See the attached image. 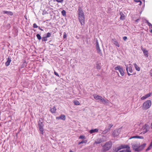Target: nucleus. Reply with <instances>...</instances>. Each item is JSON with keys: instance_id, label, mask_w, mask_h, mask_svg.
<instances>
[{"instance_id": "57", "label": "nucleus", "mask_w": 152, "mask_h": 152, "mask_svg": "<svg viewBox=\"0 0 152 152\" xmlns=\"http://www.w3.org/2000/svg\"><path fill=\"white\" fill-rule=\"evenodd\" d=\"M99 46H97V47H96V49H97V48H99Z\"/></svg>"}, {"instance_id": "40", "label": "nucleus", "mask_w": 152, "mask_h": 152, "mask_svg": "<svg viewBox=\"0 0 152 152\" xmlns=\"http://www.w3.org/2000/svg\"><path fill=\"white\" fill-rule=\"evenodd\" d=\"M96 68L98 69H101V66L99 64H97L96 65Z\"/></svg>"}, {"instance_id": "25", "label": "nucleus", "mask_w": 152, "mask_h": 152, "mask_svg": "<svg viewBox=\"0 0 152 152\" xmlns=\"http://www.w3.org/2000/svg\"><path fill=\"white\" fill-rule=\"evenodd\" d=\"M139 138V139H143L144 138V137L142 136H133V137L131 138Z\"/></svg>"}, {"instance_id": "50", "label": "nucleus", "mask_w": 152, "mask_h": 152, "mask_svg": "<svg viewBox=\"0 0 152 152\" xmlns=\"http://www.w3.org/2000/svg\"><path fill=\"white\" fill-rule=\"evenodd\" d=\"M126 150H122L121 151H120L119 152H126Z\"/></svg>"}, {"instance_id": "30", "label": "nucleus", "mask_w": 152, "mask_h": 152, "mask_svg": "<svg viewBox=\"0 0 152 152\" xmlns=\"http://www.w3.org/2000/svg\"><path fill=\"white\" fill-rule=\"evenodd\" d=\"M74 103L75 105H78L80 104L79 102L78 101H74Z\"/></svg>"}, {"instance_id": "48", "label": "nucleus", "mask_w": 152, "mask_h": 152, "mask_svg": "<svg viewBox=\"0 0 152 152\" xmlns=\"http://www.w3.org/2000/svg\"><path fill=\"white\" fill-rule=\"evenodd\" d=\"M104 100V99H103L102 97H101V98L100 99V101L102 102L103 103V100Z\"/></svg>"}, {"instance_id": "8", "label": "nucleus", "mask_w": 152, "mask_h": 152, "mask_svg": "<svg viewBox=\"0 0 152 152\" xmlns=\"http://www.w3.org/2000/svg\"><path fill=\"white\" fill-rule=\"evenodd\" d=\"M141 50L143 51L144 55L145 57H147L148 56V51L146 50V49H143L142 47H141Z\"/></svg>"}, {"instance_id": "59", "label": "nucleus", "mask_w": 152, "mask_h": 152, "mask_svg": "<svg viewBox=\"0 0 152 152\" xmlns=\"http://www.w3.org/2000/svg\"><path fill=\"white\" fill-rule=\"evenodd\" d=\"M150 145H151L152 146V140H151V143L150 144Z\"/></svg>"}, {"instance_id": "54", "label": "nucleus", "mask_w": 152, "mask_h": 152, "mask_svg": "<svg viewBox=\"0 0 152 152\" xmlns=\"http://www.w3.org/2000/svg\"><path fill=\"white\" fill-rule=\"evenodd\" d=\"M38 28L39 29V30H40L41 31H43V30L42 29V28H41L39 26H38Z\"/></svg>"}, {"instance_id": "41", "label": "nucleus", "mask_w": 152, "mask_h": 152, "mask_svg": "<svg viewBox=\"0 0 152 152\" xmlns=\"http://www.w3.org/2000/svg\"><path fill=\"white\" fill-rule=\"evenodd\" d=\"M33 27L34 28H38V26L35 23H34L33 25Z\"/></svg>"}, {"instance_id": "58", "label": "nucleus", "mask_w": 152, "mask_h": 152, "mask_svg": "<svg viewBox=\"0 0 152 152\" xmlns=\"http://www.w3.org/2000/svg\"><path fill=\"white\" fill-rule=\"evenodd\" d=\"M151 128L152 129V123H151Z\"/></svg>"}, {"instance_id": "4", "label": "nucleus", "mask_w": 152, "mask_h": 152, "mask_svg": "<svg viewBox=\"0 0 152 152\" xmlns=\"http://www.w3.org/2000/svg\"><path fill=\"white\" fill-rule=\"evenodd\" d=\"M151 104V101L150 100L146 101L143 104V108L145 110L148 109L150 107Z\"/></svg>"}, {"instance_id": "42", "label": "nucleus", "mask_w": 152, "mask_h": 152, "mask_svg": "<svg viewBox=\"0 0 152 152\" xmlns=\"http://www.w3.org/2000/svg\"><path fill=\"white\" fill-rule=\"evenodd\" d=\"M85 138V136L83 135H81L79 137V139H84Z\"/></svg>"}, {"instance_id": "37", "label": "nucleus", "mask_w": 152, "mask_h": 152, "mask_svg": "<svg viewBox=\"0 0 152 152\" xmlns=\"http://www.w3.org/2000/svg\"><path fill=\"white\" fill-rule=\"evenodd\" d=\"M55 0H54V1H55ZM58 3H62L64 1V0H56Z\"/></svg>"}, {"instance_id": "64", "label": "nucleus", "mask_w": 152, "mask_h": 152, "mask_svg": "<svg viewBox=\"0 0 152 152\" xmlns=\"http://www.w3.org/2000/svg\"><path fill=\"white\" fill-rule=\"evenodd\" d=\"M136 20V21H137V20Z\"/></svg>"}, {"instance_id": "7", "label": "nucleus", "mask_w": 152, "mask_h": 152, "mask_svg": "<svg viewBox=\"0 0 152 152\" xmlns=\"http://www.w3.org/2000/svg\"><path fill=\"white\" fill-rule=\"evenodd\" d=\"M79 20L82 25L84 24L85 18L84 15L79 16Z\"/></svg>"}, {"instance_id": "23", "label": "nucleus", "mask_w": 152, "mask_h": 152, "mask_svg": "<svg viewBox=\"0 0 152 152\" xmlns=\"http://www.w3.org/2000/svg\"><path fill=\"white\" fill-rule=\"evenodd\" d=\"M110 102L107 99H104L103 100V104H108Z\"/></svg>"}, {"instance_id": "55", "label": "nucleus", "mask_w": 152, "mask_h": 152, "mask_svg": "<svg viewBox=\"0 0 152 152\" xmlns=\"http://www.w3.org/2000/svg\"><path fill=\"white\" fill-rule=\"evenodd\" d=\"M65 33H64V34ZM66 37V34H64V38H65Z\"/></svg>"}, {"instance_id": "29", "label": "nucleus", "mask_w": 152, "mask_h": 152, "mask_svg": "<svg viewBox=\"0 0 152 152\" xmlns=\"http://www.w3.org/2000/svg\"><path fill=\"white\" fill-rule=\"evenodd\" d=\"M36 37L37 38V39L39 40H40L41 39H42V38H41V37L40 35V34H37V35H36Z\"/></svg>"}, {"instance_id": "6", "label": "nucleus", "mask_w": 152, "mask_h": 152, "mask_svg": "<svg viewBox=\"0 0 152 152\" xmlns=\"http://www.w3.org/2000/svg\"><path fill=\"white\" fill-rule=\"evenodd\" d=\"M113 126V125L112 124H108L107 127H106L105 129L103 131L102 133L105 134L109 132Z\"/></svg>"}, {"instance_id": "46", "label": "nucleus", "mask_w": 152, "mask_h": 152, "mask_svg": "<svg viewBox=\"0 0 152 152\" xmlns=\"http://www.w3.org/2000/svg\"><path fill=\"white\" fill-rule=\"evenodd\" d=\"M148 25L149 26V27H150L152 26V24L149 22H148Z\"/></svg>"}, {"instance_id": "12", "label": "nucleus", "mask_w": 152, "mask_h": 152, "mask_svg": "<svg viewBox=\"0 0 152 152\" xmlns=\"http://www.w3.org/2000/svg\"><path fill=\"white\" fill-rule=\"evenodd\" d=\"M56 119H61L64 120H65V116L64 115H61L59 117H56Z\"/></svg>"}, {"instance_id": "26", "label": "nucleus", "mask_w": 152, "mask_h": 152, "mask_svg": "<svg viewBox=\"0 0 152 152\" xmlns=\"http://www.w3.org/2000/svg\"><path fill=\"white\" fill-rule=\"evenodd\" d=\"M114 45H115L116 46H117L118 47H119L120 46L118 42L117 41L115 40L114 41Z\"/></svg>"}, {"instance_id": "10", "label": "nucleus", "mask_w": 152, "mask_h": 152, "mask_svg": "<svg viewBox=\"0 0 152 152\" xmlns=\"http://www.w3.org/2000/svg\"><path fill=\"white\" fill-rule=\"evenodd\" d=\"M151 93H150L148 94L145 95L143 96L141 98V100H144L145 99L149 97L150 96H151Z\"/></svg>"}, {"instance_id": "17", "label": "nucleus", "mask_w": 152, "mask_h": 152, "mask_svg": "<svg viewBox=\"0 0 152 152\" xmlns=\"http://www.w3.org/2000/svg\"><path fill=\"white\" fill-rule=\"evenodd\" d=\"M98 132V129H91L90 130L89 133L91 134H92L94 133Z\"/></svg>"}, {"instance_id": "60", "label": "nucleus", "mask_w": 152, "mask_h": 152, "mask_svg": "<svg viewBox=\"0 0 152 152\" xmlns=\"http://www.w3.org/2000/svg\"><path fill=\"white\" fill-rule=\"evenodd\" d=\"M69 152H74L73 151H72V150H70V151H69Z\"/></svg>"}, {"instance_id": "43", "label": "nucleus", "mask_w": 152, "mask_h": 152, "mask_svg": "<svg viewBox=\"0 0 152 152\" xmlns=\"http://www.w3.org/2000/svg\"><path fill=\"white\" fill-rule=\"evenodd\" d=\"M96 47L99 46V42H98V41L97 40H96Z\"/></svg>"}, {"instance_id": "62", "label": "nucleus", "mask_w": 152, "mask_h": 152, "mask_svg": "<svg viewBox=\"0 0 152 152\" xmlns=\"http://www.w3.org/2000/svg\"><path fill=\"white\" fill-rule=\"evenodd\" d=\"M44 14H45V13H44V12H43V13H42V14H43V15H44Z\"/></svg>"}, {"instance_id": "32", "label": "nucleus", "mask_w": 152, "mask_h": 152, "mask_svg": "<svg viewBox=\"0 0 152 152\" xmlns=\"http://www.w3.org/2000/svg\"><path fill=\"white\" fill-rule=\"evenodd\" d=\"M152 147V146L151 145H150L149 146L148 148H147L146 149V151H148L149 150H150L151 148Z\"/></svg>"}, {"instance_id": "34", "label": "nucleus", "mask_w": 152, "mask_h": 152, "mask_svg": "<svg viewBox=\"0 0 152 152\" xmlns=\"http://www.w3.org/2000/svg\"><path fill=\"white\" fill-rule=\"evenodd\" d=\"M129 69V71L130 73H132L133 72L132 67L131 66H129L128 67V69Z\"/></svg>"}, {"instance_id": "19", "label": "nucleus", "mask_w": 152, "mask_h": 152, "mask_svg": "<svg viewBox=\"0 0 152 152\" xmlns=\"http://www.w3.org/2000/svg\"><path fill=\"white\" fill-rule=\"evenodd\" d=\"M102 142H103L100 138L98 139L95 141V143L96 144H99Z\"/></svg>"}, {"instance_id": "5", "label": "nucleus", "mask_w": 152, "mask_h": 152, "mask_svg": "<svg viewBox=\"0 0 152 152\" xmlns=\"http://www.w3.org/2000/svg\"><path fill=\"white\" fill-rule=\"evenodd\" d=\"M114 69L115 70H118L121 75L123 76L124 75V71L123 68L120 66H118L114 68Z\"/></svg>"}, {"instance_id": "51", "label": "nucleus", "mask_w": 152, "mask_h": 152, "mask_svg": "<svg viewBox=\"0 0 152 152\" xmlns=\"http://www.w3.org/2000/svg\"><path fill=\"white\" fill-rule=\"evenodd\" d=\"M119 150H118L117 148H116L114 152H118L119 151Z\"/></svg>"}, {"instance_id": "15", "label": "nucleus", "mask_w": 152, "mask_h": 152, "mask_svg": "<svg viewBox=\"0 0 152 152\" xmlns=\"http://www.w3.org/2000/svg\"><path fill=\"white\" fill-rule=\"evenodd\" d=\"M112 135L114 137H116L119 135V133L118 131L116 130H114L113 132Z\"/></svg>"}, {"instance_id": "49", "label": "nucleus", "mask_w": 152, "mask_h": 152, "mask_svg": "<svg viewBox=\"0 0 152 152\" xmlns=\"http://www.w3.org/2000/svg\"><path fill=\"white\" fill-rule=\"evenodd\" d=\"M150 73L151 75V76H152V69L150 70Z\"/></svg>"}, {"instance_id": "13", "label": "nucleus", "mask_w": 152, "mask_h": 152, "mask_svg": "<svg viewBox=\"0 0 152 152\" xmlns=\"http://www.w3.org/2000/svg\"><path fill=\"white\" fill-rule=\"evenodd\" d=\"M3 13L4 14H6L8 15L12 16L13 15V13L12 12L8 11H2Z\"/></svg>"}, {"instance_id": "3", "label": "nucleus", "mask_w": 152, "mask_h": 152, "mask_svg": "<svg viewBox=\"0 0 152 152\" xmlns=\"http://www.w3.org/2000/svg\"><path fill=\"white\" fill-rule=\"evenodd\" d=\"M43 120L41 118L39 119L38 122L39 128L41 132V133L42 134H43V126L44 124H43Z\"/></svg>"}, {"instance_id": "38", "label": "nucleus", "mask_w": 152, "mask_h": 152, "mask_svg": "<svg viewBox=\"0 0 152 152\" xmlns=\"http://www.w3.org/2000/svg\"><path fill=\"white\" fill-rule=\"evenodd\" d=\"M51 36V34L49 32H48L47 33L46 37L47 38H48L50 37Z\"/></svg>"}, {"instance_id": "28", "label": "nucleus", "mask_w": 152, "mask_h": 152, "mask_svg": "<svg viewBox=\"0 0 152 152\" xmlns=\"http://www.w3.org/2000/svg\"><path fill=\"white\" fill-rule=\"evenodd\" d=\"M42 42H46L47 41V38L46 37H43L42 38Z\"/></svg>"}, {"instance_id": "24", "label": "nucleus", "mask_w": 152, "mask_h": 152, "mask_svg": "<svg viewBox=\"0 0 152 152\" xmlns=\"http://www.w3.org/2000/svg\"><path fill=\"white\" fill-rule=\"evenodd\" d=\"M56 109L55 107H54L52 108H50V111L52 113H55L56 112Z\"/></svg>"}, {"instance_id": "18", "label": "nucleus", "mask_w": 152, "mask_h": 152, "mask_svg": "<svg viewBox=\"0 0 152 152\" xmlns=\"http://www.w3.org/2000/svg\"><path fill=\"white\" fill-rule=\"evenodd\" d=\"M94 98L96 100H99L101 99V96L96 94L93 95Z\"/></svg>"}, {"instance_id": "2", "label": "nucleus", "mask_w": 152, "mask_h": 152, "mask_svg": "<svg viewBox=\"0 0 152 152\" xmlns=\"http://www.w3.org/2000/svg\"><path fill=\"white\" fill-rule=\"evenodd\" d=\"M112 145V142L110 141L106 142L103 146V151H106L109 150L111 148Z\"/></svg>"}, {"instance_id": "45", "label": "nucleus", "mask_w": 152, "mask_h": 152, "mask_svg": "<svg viewBox=\"0 0 152 152\" xmlns=\"http://www.w3.org/2000/svg\"><path fill=\"white\" fill-rule=\"evenodd\" d=\"M127 37L126 36H124L123 37V39L124 41H126L127 39Z\"/></svg>"}, {"instance_id": "33", "label": "nucleus", "mask_w": 152, "mask_h": 152, "mask_svg": "<svg viewBox=\"0 0 152 152\" xmlns=\"http://www.w3.org/2000/svg\"><path fill=\"white\" fill-rule=\"evenodd\" d=\"M152 147V146L151 145H150L149 146L148 148H147L146 149V151H148L149 150H150L151 148Z\"/></svg>"}, {"instance_id": "11", "label": "nucleus", "mask_w": 152, "mask_h": 152, "mask_svg": "<svg viewBox=\"0 0 152 152\" xmlns=\"http://www.w3.org/2000/svg\"><path fill=\"white\" fill-rule=\"evenodd\" d=\"M79 16L84 15L83 11L81 7H79L78 8Z\"/></svg>"}, {"instance_id": "61", "label": "nucleus", "mask_w": 152, "mask_h": 152, "mask_svg": "<svg viewBox=\"0 0 152 152\" xmlns=\"http://www.w3.org/2000/svg\"><path fill=\"white\" fill-rule=\"evenodd\" d=\"M146 23H147V24H148V22H148V20H146Z\"/></svg>"}, {"instance_id": "63", "label": "nucleus", "mask_w": 152, "mask_h": 152, "mask_svg": "<svg viewBox=\"0 0 152 152\" xmlns=\"http://www.w3.org/2000/svg\"><path fill=\"white\" fill-rule=\"evenodd\" d=\"M44 14H45V13H44V12H43V13H42V14H43V15H44Z\"/></svg>"}, {"instance_id": "22", "label": "nucleus", "mask_w": 152, "mask_h": 152, "mask_svg": "<svg viewBox=\"0 0 152 152\" xmlns=\"http://www.w3.org/2000/svg\"><path fill=\"white\" fill-rule=\"evenodd\" d=\"M102 141L103 142L106 141L107 140V138L105 136H103L102 137L100 138Z\"/></svg>"}, {"instance_id": "53", "label": "nucleus", "mask_w": 152, "mask_h": 152, "mask_svg": "<svg viewBox=\"0 0 152 152\" xmlns=\"http://www.w3.org/2000/svg\"><path fill=\"white\" fill-rule=\"evenodd\" d=\"M117 149L118 150H120L121 149V147L120 146H119V147H117Z\"/></svg>"}, {"instance_id": "31", "label": "nucleus", "mask_w": 152, "mask_h": 152, "mask_svg": "<svg viewBox=\"0 0 152 152\" xmlns=\"http://www.w3.org/2000/svg\"><path fill=\"white\" fill-rule=\"evenodd\" d=\"M134 1L136 2H140V4H139V5H141L142 4V1L140 0H134Z\"/></svg>"}, {"instance_id": "44", "label": "nucleus", "mask_w": 152, "mask_h": 152, "mask_svg": "<svg viewBox=\"0 0 152 152\" xmlns=\"http://www.w3.org/2000/svg\"><path fill=\"white\" fill-rule=\"evenodd\" d=\"M54 74L56 75V76H57L58 77H59V75H58V73L56 72L55 71H54Z\"/></svg>"}, {"instance_id": "14", "label": "nucleus", "mask_w": 152, "mask_h": 152, "mask_svg": "<svg viewBox=\"0 0 152 152\" xmlns=\"http://www.w3.org/2000/svg\"><path fill=\"white\" fill-rule=\"evenodd\" d=\"M120 146L121 149L125 148H127V149L130 148V146L127 145H121Z\"/></svg>"}, {"instance_id": "52", "label": "nucleus", "mask_w": 152, "mask_h": 152, "mask_svg": "<svg viewBox=\"0 0 152 152\" xmlns=\"http://www.w3.org/2000/svg\"><path fill=\"white\" fill-rule=\"evenodd\" d=\"M149 28L150 29L151 28V29L150 31L151 33H152V26L150 27H149Z\"/></svg>"}, {"instance_id": "56", "label": "nucleus", "mask_w": 152, "mask_h": 152, "mask_svg": "<svg viewBox=\"0 0 152 152\" xmlns=\"http://www.w3.org/2000/svg\"><path fill=\"white\" fill-rule=\"evenodd\" d=\"M24 17H25V19H26V20H27V16H26V15H25V16H24Z\"/></svg>"}, {"instance_id": "35", "label": "nucleus", "mask_w": 152, "mask_h": 152, "mask_svg": "<svg viewBox=\"0 0 152 152\" xmlns=\"http://www.w3.org/2000/svg\"><path fill=\"white\" fill-rule=\"evenodd\" d=\"M86 142H87L86 140H83L81 142H79L78 144H80L83 143H86Z\"/></svg>"}, {"instance_id": "9", "label": "nucleus", "mask_w": 152, "mask_h": 152, "mask_svg": "<svg viewBox=\"0 0 152 152\" xmlns=\"http://www.w3.org/2000/svg\"><path fill=\"white\" fill-rule=\"evenodd\" d=\"M11 58L8 57L7 58V61L5 63V65L6 66H8L10 65V63L11 61Z\"/></svg>"}, {"instance_id": "21", "label": "nucleus", "mask_w": 152, "mask_h": 152, "mask_svg": "<svg viewBox=\"0 0 152 152\" xmlns=\"http://www.w3.org/2000/svg\"><path fill=\"white\" fill-rule=\"evenodd\" d=\"M134 65L137 71H140V68L139 66H138L136 63H134Z\"/></svg>"}, {"instance_id": "1", "label": "nucleus", "mask_w": 152, "mask_h": 152, "mask_svg": "<svg viewBox=\"0 0 152 152\" xmlns=\"http://www.w3.org/2000/svg\"><path fill=\"white\" fill-rule=\"evenodd\" d=\"M132 148L135 151L140 152L141 151L145 146L146 143H143L142 145H140L139 144L137 143H132Z\"/></svg>"}, {"instance_id": "16", "label": "nucleus", "mask_w": 152, "mask_h": 152, "mask_svg": "<svg viewBox=\"0 0 152 152\" xmlns=\"http://www.w3.org/2000/svg\"><path fill=\"white\" fill-rule=\"evenodd\" d=\"M120 15H121L120 19L121 20H123L125 19V15L123 14L122 12H120Z\"/></svg>"}, {"instance_id": "36", "label": "nucleus", "mask_w": 152, "mask_h": 152, "mask_svg": "<svg viewBox=\"0 0 152 152\" xmlns=\"http://www.w3.org/2000/svg\"><path fill=\"white\" fill-rule=\"evenodd\" d=\"M126 71H127V72L128 75L129 76H130V75H131V74H130V73L129 72H128V66L126 65Z\"/></svg>"}, {"instance_id": "39", "label": "nucleus", "mask_w": 152, "mask_h": 152, "mask_svg": "<svg viewBox=\"0 0 152 152\" xmlns=\"http://www.w3.org/2000/svg\"><path fill=\"white\" fill-rule=\"evenodd\" d=\"M144 131L143 132V134H144L148 132V130L146 128H145L143 129Z\"/></svg>"}, {"instance_id": "47", "label": "nucleus", "mask_w": 152, "mask_h": 152, "mask_svg": "<svg viewBox=\"0 0 152 152\" xmlns=\"http://www.w3.org/2000/svg\"><path fill=\"white\" fill-rule=\"evenodd\" d=\"M126 152H132L130 149H126Z\"/></svg>"}, {"instance_id": "27", "label": "nucleus", "mask_w": 152, "mask_h": 152, "mask_svg": "<svg viewBox=\"0 0 152 152\" xmlns=\"http://www.w3.org/2000/svg\"><path fill=\"white\" fill-rule=\"evenodd\" d=\"M61 14L63 16H66V12L64 10H63L61 12Z\"/></svg>"}, {"instance_id": "20", "label": "nucleus", "mask_w": 152, "mask_h": 152, "mask_svg": "<svg viewBox=\"0 0 152 152\" xmlns=\"http://www.w3.org/2000/svg\"><path fill=\"white\" fill-rule=\"evenodd\" d=\"M96 49V50L97 53L99 54L101 56H102V54L100 48Z\"/></svg>"}]
</instances>
